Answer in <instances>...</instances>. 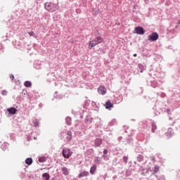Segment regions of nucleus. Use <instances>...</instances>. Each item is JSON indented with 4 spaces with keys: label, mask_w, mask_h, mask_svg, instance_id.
<instances>
[{
    "label": "nucleus",
    "mask_w": 180,
    "mask_h": 180,
    "mask_svg": "<svg viewBox=\"0 0 180 180\" xmlns=\"http://www.w3.org/2000/svg\"><path fill=\"white\" fill-rule=\"evenodd\" d=\"M103 41V38L102 37H96L95 39H93L89 43V49H92L95 46H98V44H101Z\"/></svg>",
    "instance_id": "nucleus-1"
},
{
    "label": "nucleus",
    "mask_w": 180,
    "mask_h": 180,
    "mask_svg": "<svg viewBox=\"0 0 180 180\" xmlns=\"http://www.w3.org/2000/svg\"><path fill=\"white\" fill-rule=\"evenodd\" d=\"M58 7V4H56L51 2H46L45 4V8L48 12H56L57 11V8Z\"/></svg>",
    "instance_id": "nucleus-2"
},
{
    "label": "nucleus",
    "mask_w": 180,
    "mask_h": 180,
    "mask_svg": "<svg viewBox=\"0 0 180 180\" xmlns=\"http://www.w3.org/2000/svg\"><path fill=\"white\" fill-rule=\"evenodd\" d=\"M72 151L70 148H65L62 151V155L64 158H70L72 155Z\"/></svg>",
    "instance_id": "nucleus-3"
},
{
    "label": "nucleus",
    "mask_w": 180,
    "mask_h": 180,
    "mask_svg": "<svg viewBox=\"0 0 180 180\" xmlns=\"http://www.w3.org/2000/svg\"><path fill=\"white\" fill-rule=\"evenodd\" d=\"M158 34L157 32H153L151 35L148 36V40L149 41H157L158 40Z\"/></svg>",
    "instance_id": "nucleus-4"
},
{
    "label": "nucleus",
    "mask_w": 180,
    "mask_h": 180,
    "mask_svg": "<svg viewBox=\"0 0 180 180\" xmlns=\"http://www.w3.org/2000/svg\"><path fill=\"white\" fill-rule=\"evenodd\" d=\"M98 92L100 95H106L108 89H106V87L105 86H100L98 88Z\"/></svg>",
    "instance_id": "nucleus-5"
},
{
    "label": "nucleus",
    "mask_w": 180,
    "mask_h": 180,
    "mask_svg": "<svg viewBox=\"0 0 180 180\" xmlns=\"http://www.w3.org/2000/svg\"><path fill=\"white\" fill-rule=\"evenodd\" d=\"M134 31L137 34H144V33H146V32H144V28L141 27H135Z\"/></svg>",
    "instance_id": "nucleus-6"
},
{
    "label": "nucleus",
    "mask_w": 180,
    "mask_h": 180,
    "mask_svg": "<svg viewBox=\"0 0 180 180\" xmlns=\"http://www.w3.org/2000/svg\"><path fill=\"white\" fill-rule=\"evenodd\" d=\"M165 136L167 140L171 139V137H172V129H168L167 132H165Z\"/></svg>",
    "instance_id": "nucleus-7"
},
{
    "label": "nucleus",
    "mask_w": 180,
    "mask_h": 180,
    "mask_svg": "<svg viewBox=\"0 0 180 180\" xmlns=\"http://www.w3.org/2000/svg\"><path fill=\"white\" fill-rule=\"evenodd\" d=\"M7 110L11 115H15V113H16V112H18V110H16V108H15L13 107L11 108H8Z\"/></svg>",
    "instance_id": "nucleus-8"
},
{
    "label": "nucleus",
    "mask_w": 180,
    "mask_h": 180,
    "mask_svg": "<svg viewBox=\"0 0 180 180\" xmlns=\"http://www.w3.org/2000/svg\"><path fill=\"white\" fill-rule=\"evenodd\" d=\"M105 109H110V108H113V103L110 102V101H108L105 104Z\"/></svg>",
    "instance_id": "nucleus-9"
},
{
    "label": "nucleus",
    "mask_w": 180,
    "mask_h": 180,
    "mask_svg": "<svg viewBox=\"0 0 180 180\" xmlns=\"http://www.w3.org/2000/svg\"><path fill=\"white\" fill-rule=\"evenodd\" d=\"M68 136L66 137L68 141H71V139H72V132L71 131H68L67 132Z\"/></svg>",
    "instance_id": "nucleus-10"
},
{
    "label": "nucleus",
    "mask_w": 180,
    "mask_h": 180,
    "mask_svg": "<svg viewBox=\"0 0 180 180\" xmlns=\"http://www.w3.org/2000/svg\"><path fill=\"white\" fill-rule=\"evenodd\" d=\"M88 175H89V172H82V173L79 174L78 178H83V176H88Z\"/></svg>",
    "instance_id": "nucleus-11"
},
{
    "label": "nucleus",
    "mask_w": 180,
    "mask_h": 180,
    "mask_svg": "<svg viewBox=\"0 0 180 180\" xmlns=\"http://www.w3.org/2000/svg\"><path fill=\"white\" fill-rule=\"evenodd\" d=\"M61 171L63 174V175H68V169L65 167H61Z\"/></svg>",
    "instance_id": "nucleus-12"
},
{
    "label": "nucleus",
    "mask_w": 180,
    "mask_h": 180,
    "mask_svg": "<svg viewBox=\"0 0 180 180\" xmlns=\"http://www.w3.org/2000/svg\"><path fill=\"white\" fill-rule=\"evenodd\" d=\"M96 147H99L102 144V139H96L95 141Z\"/></svg>",
    "instance_id": "nucleus-13"
},
{
    "label": "nucleus",
    "mask_w": 180,
    "mask_h": 180,
    "mask_svg": "<svg viewBox=\"0 0 180 180\" xmlns=\"http://www.w3.org/2000/svg\"><path fill=\"white\" fill-rule=\"evenodd\" d=\"M33 163V160L31 158H28L25 160V164L27 165H32Z\"/></svg>",
    "instance_id": "nucleus-14"
},
{
    "label": "nucleus",
    "mask_w": 180,
    "mask_h": 180,
    "mask_svg": "<svg viewBox=\"0 0 180 180\" xmlns=\"http://www.w3.org/2000/svg\"><path fill=\"white\" fill-rule=\"evenodd\" d=\"M95 171H96V165H93L90 169V174L94 175L95 174Z\"/></svg>",
    "instance_id": "nucleus-15"
},
{
    "label": "nucleus",
    "mask_w": 180,
    "mask_h": 180,
    "mask_svg": "<svg viewBox=\"0 0 180 180\" xmlns=\"http://www.w3.org/2000/svg\"><path fill=\"white\" fill-rule=\"evenodd\" d=\"M25 86H26L27 88H30V86H32V82H30V81H26L24 83Z\"/></svg>",
    "instance_id": "nucleus-16"
},
{
    "label": "nucleus",
    "mask_w": 180,
    "mask_h": 180,
    "mask_svg": "<svg viewBox=\"0 0 180 180\" xmlns=\"http://www.w3.org/2000/svg\"><path fill=\"white\" fill-rule=\"evenodd\" d=\"M43 178H45L46 180H49L50 179V174H49L48 173H44L42 174Z\"/></svg>",
    "instance_id": "nucleus-17"
},
{
    "label": "nucleus",
    "mask_w": 180,
    "mask_h": 180,
    "mask_svg": "<svg viewBox=\"0 0 180 180\" xmlns=\"http://www.w3.org/2000/svg\"><path fill=\"white\" fill-rule=\"evenodd\" d=\"M152 133H155V130H157V125L153 123L152 124Z\"/></svg>",
    "instance_id": "nucleus-18"
},
{
    "label": "nucleus",
    "mask_w": 180,
    "mask_h": 180,
    "mask_svg": "<svg viewBox=\"0 0 180 180\" xmlns=\"http://www.w3.org/2000/svg\"><path fill=\"white\" fill-rule=\"evenodd\" d=\"M158 171H160V167L158 166H155L154 169H153V172L154 174H157V172H158Z\"/></svg>",
    "instance_id": "nucleus-19"
},
{
    "label": "nucleus",
    "mask_w": 180,
    "mask_h": 180,
    "mask_svg": "<svg viewBox=\"0 0 180 180\" xmlns=\"http://www.w3.org/2000/svg\"><path fill=\"white\" fill-rule=\"evenodd\" d=\"M38 161L39 162H44V161H46V158H44V157L39 158Z\"/></svg>",
    "instance_id": "nucleus-20"
},
{
    "label": "nucleus",
    "mask_w": 180,
    "mask_h": 180,
    "mask_svg": "<svg viewBox=\"0 0 180 180\" xmlns=\"http://www.w3.org/2000/svg\"><path fill=\"white\" fill-rule=\"evenodd\" d=\"M66 123L70 126L71 124V118L70 117H67L66 118Z\"/></svg>",
    "instance_id": "nucleus-21"
},
{
    "label": "nucleus",
    "mask_w": 180,
    "mask_h": 180,
    "mask_svg": "<svg viewBox=\"0 0 180 180\" xmlns=\"http://www.w3.org/2000/svg\"><path fill=\"white\" fill-rule=\"evenodd\" d=\"M1 95H3L4 96H6V95H8V91L2 90Z\"/></svg>",
    "instance_id": "nucleus-22"
},
{
    "label": "nucleus",
    "mask_w": 180,
    "mask_h": 180,
    "mask_svg": "<svg viewBox=\"0 0 180 180\" xmlns=\"http://www.w3.org/2000/svg\"><path fill=\"white\" fill-rule=\"evenodd\" d=\"M128 160H129V158L127 156H124L123 158V161L125 162V164H127Z\"/></svg>",
    "instance_id": "nucleus-23"
},
{
    "label": "nucleus",
    "mask_w": 180,
    "mask_h": 180,
    "mask_svg": "<svg viewBox=\"0 0 180 180\" xmlns=\"http://www.w3.org/2000/svg\"><path fill=\"white\" fill-rule=\"evenodd\" d=\"M34 126L35 127H37V126H39V122L36 120L34 121Z\"/></svg>",
    "instance_id": "nucleus-24"
},
{
    "label": "nucleus",
    "mask_w": 180,
    "mask_h": 180,
    "mask_svg": "<svg viewBox=\"0 0 180 180\" xmlns=\"http://www.w3.org/2000/svg\"><path fill=\"white\" fill-rule=\"evenodd\" d=\"M95 162L97 163V164H99V162H101V160L99 159V157H96L95 158Z\"/></svg>",
    "instance_id": "nucleus-25"
},
{
    "label": "nucleus",
    "mask_w": 180,
    "mask_h": 180,
    "mask_svg": "<svg viewBox=\"0 0 180 180\" xmlns=\"http://www.w3.org/2000/svg\"><path fill=\"white\" fill-rule=\"evenodd\" d=\"M9 77H10L11 79H12V81H13L15 76H13V75H10Z\"/></svg>",
    "instance_id": "nucleus-26"
},
{
    "label": "nucleus",
    "mask_w": 180,
    "mask_h": 180,
    "mask_svg": "<svg viewBox=\"0 0 180 180\" xmlns=\"http://www.w3.org/2000/svg\"><path fill=\"white\" fill-rule=\"evenodd\" d=\"M28 34H30V36H34V32H29Z\"/></svg>",
    "instance_id": "nucleus-27"
},
{
    "label": "nucleus",
    "mask_w": 180,
    "mask_h": 180,
    "mask_svg": "<svg viewBox=\"0 0 180 180\" xmlns=\"http://www.w3.org/2000/svg\"><path fill=\"white\" fill-rule=\"evenodd\" d=\"M103 154H108V150L107 149H105L103 150Z\"/></svg>",
    "instance_id": "nucleus-28"
},
{
    "label": "nucleus",
    "mask_w": 180,
    "mask_h": 180,
    "mask_svg": "<svg viewBox=\"0 0 180 180\" xmlns=\"http://www.w3.org/2000/svg\"><path fill=\"white\" fill-rule=\"evenodd\" d=\"M134 57H137V53H134Z\"/></svg>",
    "instance_id": "nucleus-29"
},
{
    "label": "nucleus",
    "mask_w": 180,
    "mask_h": 180,
    "mask_svg": "<svg viewBox=\"0 0 180 180\" xmlns=\"http://www.w3.org/2000/svg\"><path fill=\"white\" fill-rule=\"evenodd\" d=\"M178 175L180 176V170L179 171Z\"/></svg>",
    "instance_id": "nucleus-30"
},
{
    "label": "nucleus",
    "mask_w": 180,
    "mask_h": 180,
    "mask_svg": "<svg viewBox=\"0 0 180 180\" xmlns=\"http://www.w3.org/2000/svg\"><path fill=\"white\" fill-rule=\"evenodd\" d=\"M103 157L105 158V155H103Z\"/></svg>",
    "instance_id": "nucleus-31"
},
{
    "label": "nucleus",
    "mask_w": 180,
    "mask_h": 180,
    "mask_svg": "<svg viewBox=\"0 0 180 180\" xmlns=\"http://www.w3.org/2000/svg\"><path fill=\"white\" fill-rule=\"evenodd\" d=\"M51 180H56V179H51Z\"/></svg>",
    "instance_id": "nucleus-32"
}]
</instances>
